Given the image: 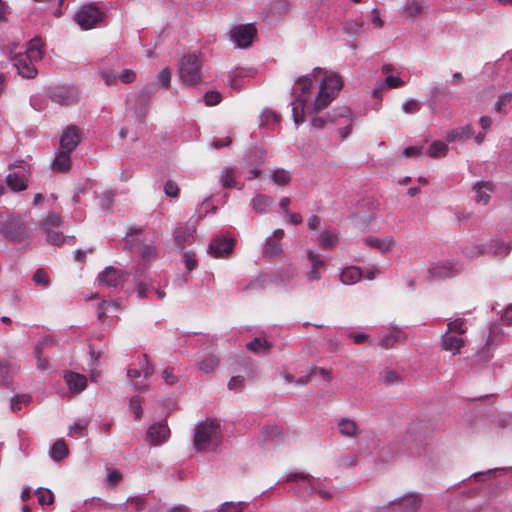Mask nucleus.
Wrapping results in <instances>:
<instances>
[{"mask_svg":"<svg viewBox=\"0 0 512 512\" xmlns=\"http://www.w3.org/2000/svg\"><path fill=\"white\" fill-rule=\"evenodd\" d=\"M103 14L95 5L83 6L74 15L75 22L83 29L89 30L98 25L102 21Z\"/></svg>","mask_w":512,"mask_h":512,"instance_id":"nucleus-6","label":"nucleus"},{"mask_svg":"<svg viewBox=\"0 0 512 512\" xmlns=\"http://www.w3.org/2000/svg\"><path fill=\"white\" fill-rule=\"evenodd\" d=\"M380 380L387 385H393L400 381V376L393 370L386 369L380 373Z\"/></svg>","mask_w":512,"mask_h":512,"instance_id":"nucleus-45","label":"nucleus"},{"mask_svg":"<svg viewBox=\"0 0 512 512\" xmlns=\"http://www.w3.org/2000/svg\"><path fill=\"white\" fill-rule=\"evenodd\" d=\"M510 247L503 242L496 241L495 242V251L494 253L499 257H505L509 254Z\"/></svg>","mask_w":512,"mask_h":512,"instance_id":"nucleus-63","label":"nucleus"},{"mask_svg":"<svg viewBox=\"0 0 512 512\" xmlns=\"http://www.w3.org/2000/svg\"><path fill=\"white\" fill-rule=\"evenodd\" d=\"M363 242L374 248L377 249L381 253H387L391 251L395 246V239L392 236H386L383 239H380L375 236H370L365 239H363Z\"/></svg>","mask_w":512,"mask_h":512,"instance_id":"nucleus-18","label":"nucleus"},{"mask_svg":"<svg viewBox=\"0 0 512 512\" xmlns=\"http://www.w3.org/2000/svg\"><path fill=\"white\" fill-rule=\"evenodd\" d=\"M0 234L10 242L21 243L30 237V227L21 215L10 214L0 223Z\"/></svg>","mask_w":512,"mask_h":512,"instance_id":"nucleus-4","label":"nucleus"},{"mask_svg":"<svg viewBox=\"0 0 512 512\" xmlns=\"http://www.w3.org/2000/svg\"><path fill=\"white\" fill-rule=\"evenodd\" d=\"M80 143V129L75 125L68 126L60 137L59 149L72 153Z\"/></svg>","mask_w":512,"mask_h":512,"instance_id":"nucleus-11","label":"nucleus"},{"mask_svg":"<svg viewBox=\"0 0 512 512\" xmlns=\"http://www.w3.org/2000/svg\"><path fill=\"white\" fill-rule=\"evenodd\" d=\"M130 408L134 413L135 419L140 420L143 414V410L141 406V398L139 396H134L131 398Z\"/></svg>","mask_w":512,"mask_h":512,"instance_id":"nucleus-52","label":"nucleus"},{"mask_svg":"<svg viewBox=\"0 0 512 512\" xmlns=\"http://www.w3.org/2000/svg\"><path fill=\"white\" fill-rule=\"evenodd\" d=\"M252 203L253 208L256 212L263 213L266 211V208L270 205L271 200L269 197L265 195H259L253 199Z\"/></svg>","mask_w":512,"mask_h":512,"instance_id":"nucleus-44","label":"nucleus"},{"mask_svg":"<svg viewBox=\"0 0 512 512\" xmlns=\"http://www.w3.org/2000/svg\"><path fill=\"white\" fill-rule=\"evenodd\" d=\"M344 29L349 35H358L362 32V24L357 21H350L345 24Z\"/></svg>","mask_w":512,"mask_h":512,"instance_id":"nucleus-58","label":"nucleus"},{"mask_svg":"<svg viewBox=\"0 0 512 512\" xmlns=\"http://www.w3.org/2000/svg\"><path fill=\"white\" fill-rule=\"evenodd\" d=\"M36 495L40 505H51L54 502V494L49 489L38 488Z\"/></svg>","mask_w":512,"mask_h":512,"instance_id":"nucleus-40","label":"nucleus"},{"mask_svg":"<svg viewBox=\"0 0 512 512\" xmlns=\"http://www.w3.org/2000/svg\"><path fill=\"white\" fill-rule=\"evenodd\" d=\"M404 85V81L397 76H387L385 79V86L388 88H399Z\"/></svg>","mask_w":512,"mask_h":512,"instance_id":"nucleus-61","label":"nucleus"},{"mask_svg":"<svg viewBox=\"0 0 512 512\" xmlns=\"http://www.w3.org/2000/svg\"><path fill=\"white\" fill-rule=\"evenodd\" d=\"M221 439L220 424L215 419H206L195 428L193 444L197 451H206L218 445Z\"/></svg>","mask_w":512,"mask_h":512,"instance_id":"nucleus-3","label":"nucleus"},{"mask_svg":"<svg viewBox=\"0 0 512 512\" xmlns=\"http://www.w3.org/2000/svg\"><path fill=\"white\" fill-rule=\"evenodd\" d=\"M33 281L36 285L48 287L50 284V279L46 271L42 268L37 269L33 274Z\"/></svg>","mask_w":512,"mask_h":512,"instance_id":"nucleus-46","label":"nucleus"},{"mask_svg":"<svg viewBox=\"0 0 512 512\" xmlns=\"http://www.w3.org/2000/svg\"><path fill=\"white\" fill-rule=\"evenodd\" d=\"M337 241V236L331 231H324L318 237V243L324 249L332 248L337 243Z\"/></svg>","mask_w":512,"mask_h":512,"instance_id":"nucleus-34","label":"nucleus"},{"mask_svg":"<svg viewBox=\"0 0 512 512\" xmlns=\"http://www.w3.org/2000/svg\"><path fill=\"white\" fill-rule=\"evenodd\" d=\"M287 482H301L303 486V493L312 494L316 493L318 494L322 499L329 500L332 497V494L324 489H320V480L314 479L310 477L309 475H305L302 473H292L289 474L286 478Z\"/></svg>","mask_w":512,"mask_h":512,"instance_id":"nucleus-7","label":"nucleus"},{"mask_svg":"<svg viewBox=\"0 0 512 512\" xmlns=\"http://www.w3.org/2000/svg\"><path fill=\"white\" fill-rule=\"evenodd\" d=\"M297 83L300 85L301 94L298 97L307 98V94L312 86V79L309 76H301L298 78Z\"/></svg>","mask_w":512,"mask_h":512,"instance_id":"nucleus-48","label":"nucleus"},{"mask_svg":"<svg viewBox=\"0 0 512 512\" xmlns=\"http://www.w3.org/2000/svg\"><path fill=\"white\" fill-rule=\"evenodd\" d=\"M247 507V504L244 502L233 503V502H225L219 509V512H243Z\"/></svg>","mask_w":512,"mask_h":512,"instance_id":"nucleus-47","label":"nucleus"},{"mask_svg":"<svg viewBox=\"0 0 512 512\" xmlns=\"http://www.w3.org/2000/svg\"><path fill=\"white\" fill-rule=\"evenodd\" d=\"M316 374H319L326 381H331V379H332V374L330 371H328L324 368L315 367L311 370V372L308 375H305V376L297 379L298 385L307 384L311 380L312 376H314Z\"/></svg>","mask_w":512,"mask_h":512,"instance_id":"nucleus-32","label":"nucleus"},{"mask_svg":"<svg viewBox=\"0 0 512 512\" xmlns=\"http://www.w3.org/2000/svg\"><path fill=\"white\" fill-rule=\"evenodd\" d=\"M64 380L73 394H79L87 387V378L83 374L68 371L64 374Z\"/></svg>","mask_w":512,"mask_h":512,"instance_id":"nucleus-16","label":"nucleus"},{"mask_svg":"<svg viewBox=\"0 0 512 512\" xmlns=\"http://www.w3.org/2000/svg\"><path fill=\"white\" fill-rule=\"evenodd\" d=\"M272 180L276 185L285 186L290 183L291 175L285 169H276L272 172Z\"/></svg>","mask_w":512,"mask_h":512,"instance_id":"nucleus-35","label":"nucleus"},{"mask_svg":"<svg viewBox=\"0 0 512 512\" xmlns=\"http://www.w3.org/2000/svg\"><path fill=\"white\" fill-rule=\"evenodd\" d=\"M119 79L123 83H132L136 79V74L133 70L125 69L120 73Z\"/></svg>","mask_w":512,"mask_h":512,"instance_id":"nucleus-64","label":"nucleus"},{"mask_svg":"<svg viewBox=\"0 0 512 512\" xmlns=\"http://www.w3.org/2000/svg\"><path fill=\"white\" fill-rule=\"evenodd\" d=\"M307 102V98L297 97L294 106L292 109L293 119L296 124H300L304 121L305 115V104Z\"/></svg>","mask_w":512,"mask_h":512,"instance_id":"nucleus-30","label":"nucleus"},{"mask_svg":"<svg viewBox=\"0 0 512 512\" xmlns=\"http://www.w3.org/2000/svg\"><path fill=\"white\" fill-rule=\"evenodd\" d=\"M119 309V305L116 301L113 300H104L100 303L98 307V319L104 321L106 318V313L108 311L116 312Z\"/></svg>","mask_w":512,"mask_h":512,"instance_id":"nucleus-36","label":"nucleus"},{"mask_svg":"<svg viewBox=\"0 0 512 512\" xmlns=\"http://www.w3.org/2000/svg\"><path fill=\"white\" fill-rule=\"evenodd\" d=\"M256 33L254 24L238 25L231 31V37L239 47L247 48L251 45Z\"/></svg>","mask_w":512,"mask_h":512,"instance_id":"nucleus-10","label":"nucleus"},{"mask_svg":"<svg viewBox=\"0 0 512 512\" xmlns=\"http://www.w3.org/2000/svg\"><path fill=\"white\" fill-rule=\"evenodd\" d=\"M12 54L13 51L11 50L10 60L13 62V66L17 69L18 74L27 79L35 78L38 72L33 63L36 61L23 53Z\"/></svg>","mask_w":512,"mask_h":512,"instance_id":"nucleus-8","label":"nucleus"},{"mask_svg":"<svg viewBox=\"0 0 512 512\" xmlns=\"http://www.w3.org/2000/svg\"><path fill=\"white\" fill-rule=\"evenodd\" d=\"M281 253V245L277 241L269 239L263 250V255L267 258H275L278 257Z\"/></svg>","mask_w":512,"mask_h":512,"instance_id":"nucleus-37","label":"nucleus"},{"mask_svg":"<svg viewBox=\"0 0 512 512\" xmlns=\"http://www.w3.org/2000/svg\"><path fill=\"white\" fill-rule=\"evenodd\" d=\"M267 282H268V277L266 275H260L255 280L251 281L244 289L245 290L264 289Z\"/></svg>","mask_w":512,"mask_h":512,"instance_id":"nucleus-51","label":"nucleus"},{"mask_svg":"<svg viewBox=\"0 0 512 512\" xmlns=\"http://www.w3.org/2000/svg\"><path fill=\"white\" fill-rule=\"evenodd\" d=\"M51 457L55 461H62L68 455V447L63 440H57L50 451Z\"/></svg>","mask_w":512,"mask_h":512,"instance_id":"nucleus-33","label":"nucleus"},{"mask_svg":"<svg viewBox=\"0 0 512 512\" xmlns=\"http://www.w3.org/2000/svg\"><path fill=\"white\" fill-rule=\"evenodd\" d=\"M53 345V339L46 337L44 338L35 348V356L37 359V366L40 370H45L48 368V360L42 358V349L47 346Z\"/></svg>","mask_w":512,"mask_h":512,"instance_id":"nucleus-26","label":"nucleus"},{"mask_svg":"<svg viewBox=\"0 0 512 512\" xmlns=\"http://www.w3.org/2000/svg\"><path fill=\"white\" fill-rule=\"evenodd\" d=\"M6 183L13 191H23L27 188L26 179L17 173H9L6 176Z\"/></svg>","mask_w":512,"mask_h":512,"instance_id":"nucleus-27","label":"nucleus"},{"mask_svg":"<svg viewBox=\"0 0 512 512\" xmlns=\"http://www.w3.org/2000/svg\"><path fill=\"white\" fill-rule=\"evenodd\" d=\"M11 379V370L9 362L0 360V385L7 386Z\"/></svg>","mask_w":512,"mask_h":512,"instance_id":"nucleus-43","label":"nucleus"},{"mask_svg":"<svg viewBox=\"0 0 512 512\" xmlns=\"http://www.w3.org/2000/svg\"><path fill=\"white\" fill-rule=\"evenodd\" d=\"M99 283L107 287H117L124 281V274L112 267H106L98 276Z\"/></svg>","mask_w":512,"mask_h":512,"instance_id":"nucleus-14","label":"nucleus"},{"mask_svg":"<svg viewBox=\"0 0 512 512\" xmlns=\"http://www.w3.org/2000/svg\"><path fill=\"white\" fill-rule=\"evenodd\" d=\"M476 192V202L487 205L490 201V195L487 192L494 190V184L490 181H479L473 186Z\"/></svg>","mask_w":512,"mask_h":512,"instance_id":"nucleus-21","label":"nucleus"},{"mask_svg":"<svg viewBox=\"0 0 512 512\" xmlns=\"http://www.w3.org/2000/svg\"><path fill=\"white\" fill-rule=\"evenodd\" d=\"M195 228L192 225H179L174 231V243L179 250H183L187 244H190Z\"/></svg>","mask_w":512,"mask_h":512,"instance_id":"nucleus-15","label":"nucleus"},{"mask_svg":"<svg viewBox=\"0 0 512 512\" xmlns=\"http://www.w3.org/2000/svg\"><path fill=\"white\" fill-rule=\"evenodd\" d=\"M272 344L269 343L266 339L256 337L251 342L247 344V348L255 353H264L267 354L270 352Z\"/></svg>","mask_w":512,"mask_h":512,"instance_id":"nucleus-29","label":"nucleus"},{"mask_svg":"<svg viewBox=\"0 0 512 512\" xmlns=\"http://www.w3.org/2000/svg\"><path fill=\"white\" fill-rule=\"evenodd\" d=\"M421 499L417 495H405L398 503L392 505L393 510L397 507L400 512H416L420 506Z\"/></svg>","mask_w":512,"mask_h":512,"instance_id":"nucleus-20","label":"nucleus"},{"mask_svg":"<svg viewBox=\"0 0 512 512\" xmlns=\"http://www.w3.org/2000/svg\"><path fill=\"white\" fill-rule=\"evenodd\" d=\"M233 248L234 240L225 237H217L209 245V251L215 258L228 256Z\"/></svg>","mask_w":512,"mask_h":512,"instance_id":"nucleus-13","label":"nucleus"},{"mask_svg":"<svg viewBox=\"0 0 512 512\" xmlns=\"http://www.w3.org/2000/svg\"><path fill=\"white\" fill-rule=\"evenodd\" d=\"M158 78H159V81L162 83V85L165 87V88H169L170 87V83H171V72H170V69L168 67H165L163 68L159 75H158Z\"/></svg>","mask_w":512,"mask_h":512,"instance_id":"nucleus-59","label":"nucleus"},{"mask_svg":"<svg viewBox=\"0 0 512 512\" xmlns=\"http://www.w3.org/2000/svg\"><path fill=\"white\" fill-rule=\"evenodd\" d=\"M362 277V272L360 268L351 266L345 268L340 276V279L343 284L345 285H352L356 282H358Z\"/></svg>","mask_w":512,"mask_h":512,"instance_id":"nucleus-23","label":"nucleus"},{"mask_svg":"<svg viewBox=\"0 0 512 512\" xmlns=\"http://www.w3.org/2000/svg\"><path fill=\"white\" fill-rule=\"evenodd\" d=\"M420 108V103L415 99L408 100L402 106L403 111L407 114H415L420 110Z\"/></svg>","mask_w":512,"mask_h":512,"instance_id":"nucleus-56","label":"nucleus"},{"mask_svg":"<svg viewBox=\"0 0 512 512\" xmlns=\"http://www.w3.org/2000/svg\"><path fill=\"white\" fill-rule=\"evenodd\" d=\"M61 223V218L57 214H50L43 220V226L46 228V231L48 229H51V227H58Z\"/></svg>","mask_w":512,"mask_h":512,"instance_id":"nucleus-57","label":"nucleus"},{"mask_svg":"<svg viewBox=\"0 0 512 512\" xmlns=\"http://www.w3.org/2000/svg\"><path fill=\"white\" fill-rule=\"evenodd\" d=\"M222 100V95L218 91H208L204 95V101L207 106H215Z\"/></svg>","mask_w":512,"mask_h":512,"instance_id":"nucleus-49","label":"nucleus"},{"mask_svg":"<svg viewBox=\"0 0 512 512\" xmlns=\"http://www.w3.org/2000/svg\"><path fill=\"white\" fill-rule=\"evenodd\" d=\"M23 54L29 56V58L35 60L36 62L40 61L43 58L41 39L34 38L30 40L28 43V47Z\"/></svg>","mask_w":512,"mask_h":512,"instance_id":"nucleus-24","label":"nucleus"},{"mask_svg":"<svg viewBox=\"0 0 512 512\" xmlns=\"http://www.w3.org/2000/svg\"><path fill=\"white\" fill-rule=\"evenodd\" d=\"M280 116L272 110H264L260 116V123L264 126L278 125Z\"/></svg>","mask_w":512,"mask_h":512,"instance_id":"nucleus-38","label":"nucleus"},{"mask_svg":"<svg viewBox=\"0 0 512 512\" xmlns=\"http://www.w3.org/2000/svg\"><path fill=\"white\" fill-rule=\"evenodd\" d=\"M460 267L457 264L445 260L431 264L429 274L432 278H448L457 275Z\"/></svg>","mask_w":512,"mask_h":512,"instance_id":"nucleus-12","label":"nucleus"},{"mask_svg":"<svg viewBox=\"0 0 512 512\" xmlns=\"http://www.w3.org/2000/svg\"><path fill=\"white\" fill-rule=\"evenodd\" d=\"M139 364L141 366L144 378H149L154 373V367L149 363L147 354L143 355Z\"/></svg>","mask_w":512,"mask_h":512,"instance_id":"nucleus-55","label":"nucleus"},{"mask_svg":"<svg viewBox=\"0 0 512 512\" xmlns=\"http://www.w3.org/2000/svg\"><path fill=\"white\" fill-rule=\"evenodd\" d=\"M170 428L167 423L157 422L152 424L146 432V441L153 446L161 445L170 438Z\"/></svg>","mask_w":512,"mask_h":512,"instance_id":"nucleus-9","label":"nucleus"},{"mask_svg":"<svg viewBox=\"0 0 512 512\" xmlns=\"http://www.w3.org/2000/svg\"><path fill=\"white\" fill-rule=\"evenodd\" d=\"M405 341V334L398 328H392L382 336L380 346L385 349H390L396 344L404 343Z\"/></svg>","mask_w":512,"mask_h":512,"instance_id":"nucleus-19","label":"nucleus"},{"mask_svg":"<svg viewBox=\"0 0 512 512\" xmlns=\"http://www.w3.org/2000/svg\"><path fill=\"white\" fill-rule=\"evenodd\" d=\"M162 377L164 381L169 385H173L178 381L177 376L174 374L173 368H166L162 373Z\"/></svg>","mask_w":512,"mask_h":512,"instance_id":"nucleus-62","label":"nucleus"},{"mask_svg":"<svg viewBox=\"0 0 512 512\" xmlns=\"http://www.w3.org/2000/svg\"><path fill=\"white\" fill-rule=\"evenodd\" d=\"M202 59L198 54L184 55L178 64V74L182 83L188 86H195L202 81L201 76Z\"/></svg>","mask_w":512,"mask_h":512,"instance_id":"nucleus-5","label":"nucleus"},{"mask_svg":"<svg viewBox=\"0 0 512 512\" xmlns=\"http://www.w3.org/2000/svg\"><path fill=\"white\" fill-rule=\"evenodd\" d=\"M423 5L418 1H410L405 6V14L410 18H415L422 14L423 12Z\"/></svg>","mask_w":512,"mask_h":512,"instance_id":"nucleus-42","label":"nucleus"},{"mask_svg":"<svg viewBox=\"0 0 512 512\" xmlns=\"http://www.w3.org/2000/svg\"><path fill=\"white\" fill-rule=\"evenodd\" d=\"M468 330L466 320L457 318L447 323V330L441 337V347L453 355L460 353L466 344L465 334Z\"/></svg>","mask_w":512,"mask_h":512,"instance_id":"nucleus-2","label":"nucleus"},{"mask_svg":"<svg viewBox=\"0 0 512 512\" xmlns=\"http://www.w3.org/2000/svg\"><path fill=\"white\" fill-rule=\"evenodd\" d=\"M164 192L169 197L177 198L179 196V187L173 180H168L164 185Z\"/></svg>","mask_w":512,"mask_h":512,"instance_id":"nucleus-54","label":"nucleus"},{"mask_svg":"<svg viewBox=\"0 0 512 512\" xmlns=\"http://www.w3.org/2000/svg\"><path fill=\"white\" fill-rule=\"evenodd\" d=\"M47 241L52 245H61L65 241V237L62 233L53 231L51 229L47 230Z\"/></svg>","mask_w":512,"mask_h":512,"instance_id":"nucleus-50","label":"nucleus"},{"mask_svg":"<svg viewBox=\"0 0 512 512\" xmlns=\"http://www.w3.org/2000/svg\"><path fill=\"white\" fill-rule=\"evenodd\" d=\"M88 426V421L85 419L79 420L69 428L70 434H78L81 435L82 431L86 429Z\"/></svg>","mask_w":512,"mask_h":512,"instance_id":"nucleus-60","label":"nucleus"},{"mask_svg":"<svg viewBox=\"0 0 512 512\" xmlns=\"http://www.w3.org/2000/svg\"><path fill=\"white\" fill-rule=\"evenodd\" d=\"M315 70L322 72L320 68ZM323 74L324 78L321 82L320 90L314 102V113H318L328 107V105L335 99L343 87V80L338 74H327L326 71H323Z\"/></svg>","mask_w":512,"mask_h":512,"instance_id":"nucleus-1","label":"nucleus"},{"mask_svg":"<svg viewBox=\"0 0 512 512\" xmlns=\"http://www.w3.org/2000/svg\"><path fill=\"white\" fill-rule=\"evenodd\" d=\"M220 181L224 188H232L236 186L234 180V171L230 167H225L222 171Z\"/></svg>","mask_w":512,"mask_h":512,"instance_id":"nucleus-41","label":"nucleus"},{"mask_svg":"<svg viewBox=\"0 0 512 512\" xmlns=\"http://www.w3.org/2000/svg\"><path fill=\"white\" fill-rule=\"evenodd\" d=\"M129 249L138 253L144 260L150 261L157 256L156 248L152 245L144 244L140 241L131 243Z\"/></svg>","mask_w":512,"mask_h":512,"instance_id":"nucleus-22","label":"nucleus"},{"mask_svg":"<svg viewBox=\"0 0 512 512\" xmlns=\"http://www.w3.org/2000/svg\"><path fill=\"white\" fill-rule=\"evenodd\" d=\"M339 432L344 437H355L358 435V425L354 420L342 418L339 423Z\"/></svg>","mask_w":512,"mask_h":512,"instance_id":"nucleus-25","label":"nucleus"},{"mask_svg":"<svg viewBox=\"0 0 512 512\" xmlns=\"http://www.w3.org/2000/svg\"><path fill=\"white\" fill-rule=\"evenodd\" d=\"M71 153L58 148L56 156L51 163V170L57 173L68 172L71 168Z\"/></svg>","mask_w":512,"mask_h":512,"instance_id":"nucleus-17","label":"nucleus"},{"mask_svg":"<svg viewBox=\"0 0 512 512\" xmlns=\"http://www.w3.org/2000/svg\"><path fill=\"white\" fill-rule=\"evenodd\" d=\"M448 151V146L446 143L441 141H434L429 147V156L433 158L443 157L446 155Z\"/></svg>","mask_w":512,"mask_h":512,"instance_id":"nucleus-39","label":"nucleus"},{"mask_svg":"<svg viewBox=\"0 0 512 512\" xmlns=\"http://www.w3.org/2000/svg\"><path fill=\"white\" fill-rule=\"evenodd\" d=\"M219 364V358L214 354L205 355L199 362L198 367L205 373L213 372Z\"/></svg>","mask_w":512,"mask_h":512,"instance_id":"nucleus-28","label":"nucleus"},{"mask_svg":"<svg viewBox=\"0 0 512 512\" xmlns=\"http://www.w3.org/2000/svg\"><path fill=\"white\" fill-rule=\"evenodd\" d=\"M472 135V127L470 125H465L460 129L451 130L447 136L446 141L452 143L457 139H467Z\"/></svg>","mask_w":512,"mask_h":512,"instance_id":"nucleus-31","label":"nucleus"},{"mask_svg":"<svg viewBox=\"0 0 512 512\" xmlns=\"http://www.w3.org/2000/svg\"><path fill=\"white\" fill-rule=\"evenodd\" d=\"M512 100V93L506 92L499 95L498 100L495 104V109L497 112H502L503 108L507 106Z\"/></svg>","mask_w":512,"mask_h":512,"instance_id":"nucleus-53","label":"nucleus"}]
</instances>
